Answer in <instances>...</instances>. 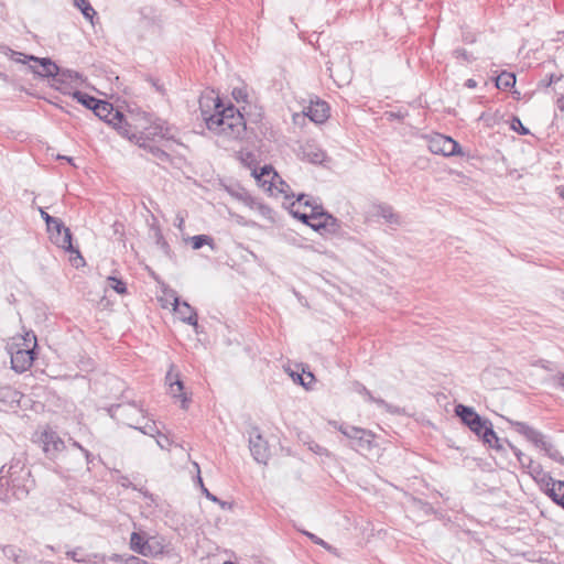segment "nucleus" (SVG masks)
I'll return each instance as SVG.
<instances>
[{
  "instance_id": "1",
  "label": "nucleus",
  "mask_w": 564,
  "mask_h": 564,
  "mask_svg": "<svg viewBox=\"0 0 564 564\" xmlns=\"http://www.w3.org/2000/svg\"><path fill=\"white\" fill-rule=\"evenodd\" d=\"M202 95L199 110L206 128L217 134L238 140L243 139L247 122L243 113L231 102H225L218 95Z\"/></svg>"
},
{
  "instance_id": "2",
  "label": "nucleus",
  "mask_w": 564,
  "mask_h": 564,
  "mask_svg": "<svg viewBox=\"0 0 564 564\" xmlns=\"http://www.w3.org/2000/svg\"><path fill=\"white\" fill-rule=\"evenodd\" d=\"M34 485L23 454L14 456L8 467L3 465L0 469V501L8 503L12 499H24Z\"/></svg>"
},
{
  "instance_id": "3",
  "label": "nucleus",
  "mask_w": 564,
  "mask_h": 564,
  "mask_svg": "<svg viewBox=\"0 0 564 564\" xmlns=\"http://www.w3.org/2000/svg\"><path fill=\"white\" fill-rule=\"evenodd\" d=\"M46 230L50 235V240L56 247L64 249L69 254H75L74 258H70L74 267L79 268L85 264V259L82 256L79 248L73 243V232L65 226L62 219L58 218L54 224H51L50 227H46Z\"/></svg>"
},
{
  "instance_id": "4",
  "label": "nucleus",
  "mask_w": 564,
  "mask_h": 564,
  "mask_svg": "<svg viewBox=\"0 0 564 564\" xmlns=\"http://www.w3.org/2000/svg\"><path fill=\"white\" fill-rule=\"evenodd\" d=\"M508 423L511 427L514 429L516 432L521 434L527 438V441L531 442L535 447L544 451L545 455L552 460L564 465V456L560 453V451L549 441L545 440V436L538 430L530 426L528 423L522 421H514L507 419Z\"/></svg>"
},
{
  "instance_id": "5",
  "label": "nucleus",
  "mask_w": 564,
  "mask_h": 564,
  "mask_svg": "<svg viewBox=\"0 0 564 564\" xmlns=\"http://www.w3.org/2000/svg\"><path fill=\"white\" fill-rule=\"evenodd\" d=\"M424 138L427 140V148L433 154L443 155L444 158L460 156L466 161L476 158L475 154L466 151L458 141L449 135L435 132Z\"/></svg>"
},
{
  "instance_id": "6",
  "label": "nucleus",
  "mask_w": 564,
  "mask_h": 564,
  "mask_svg": "<svg viewBox=\"0 0 564 564\" xmlns=\"http://www.w3.org/2000/svg\"><path fill=\"white\" fill-rule=\"evenodd\" d=\"M170 131L169 123L163 119L156 118L142 131H132V128H129L126 139L138 147L141 142L161 143L162 141H174L175 139Z\"/></svg>"
},
{
  "instance_id": "7",
  "label": "nucleus",
  "mask_w": 564,
  "mask_h": 564,
  "mask_svg": "<svg viewBox=\"0 0 564 564\" xmlns=\"http://www.w3.org/2000/svg\"><path fill=\"white\" fill-rule=\"evenodd\" d=\"M454 415L459 422L467 427L478 440L482 437L485 432L492 425V422L480 415L474 406L457 403L454 406Z\"/></svg>"
},
{
  "instance_id": "8",
  "label": "nucleus",
  "mask_w": 564,
  "mask_h": 564,
  "mask_svg": "<svg viewBox=\"0 0 564 564\" xmlns=\"http://www.w3.org/2000/svg\"><path fill=\"white\" fill-rule=\"evenodd\" d=\"M316 210L319 215H316V218L313 219L311 229L324 238L343 237L344 230L341 220L326 210L323 205H318Z\"/></svg>"
},
{
  "instance_id": "9",
  "label": "nucleus",
  "mask_w": 564,
  "mask_h": 564,
  "mask_svg": "<svg viewBox=\"0 0 564 564\" xmlns=\"http://www.w3.org/2000/svg\"><path fill=\"white\" fill-rule=\"evenodd\" d=\"M507 446L512 451L517 457L520 466L528 470V474L539 485L540 490L547 487V484L553 479L550 473L544 471L541 464L535 463L531 457L525 456L520 448L514 446L509 440H506Z\"/></svg>"
},
{
  "instance_id": "10",
  "label": "nucleus",
  "mask_w": 564,
  "mask_h": 564,
  "mask_svg": "<svg viewBox=\"0 0 564 564\" xmlns=\"http://www.w3.org/2000/svg\"><path fill=\"white\" fill-rule=\"evenodd\" d=\"M305 117L316 124H322L330 117V107L327 101L316 97L315 100L311 99L307 107H304L302 115H293V122L297 123L299 119L304 120Z\"/></svg>"
},
{
  "instance_id": "11",
  "label": "nucleus",
  "mask_w": 564,
  "mask_h": 564,
  "mask_svg": "<svg viewBox=\"0 0 564 564\" xmlns=\"http://www.w3.org/2000/svg\"><path fill=\"white\" fill-rule=\"evenodd\" d=\"M249 449L253 459L259 464H267L271 453L268 441L262 436L258 426H252L249 432Z\"/></svg>"
},
{
  "instance_id": "12",
  "label": "nucleus",
  "mask_w": 564,
  "mask_h": 564,
  "mask_svg": "<svg viewBox=\"0 0 564 564\" xmlns=\"http://www.w3.org/2000/svg\"><path fill=\"white\" fill-rule=\"evenodd\" d=\"M26 58L37 64V66L29 64V69L32 74L41 78H46L50 82H55V77L58 75V65L51 57L33 55Z\"/></svg>"
},
{
  "instance_id": "13",
  "label": "nucleus",
  "mask_w": 564,
  "mask_h": 564,
  "mask_svg": "<svg viewBox=\"0 0 564 564\" xmlns=\"http://www.w3.org/2000/svg\"><path fill=\"white\" fill-rule=\"evenodd\" d=\"M352 389H354L355 392H357L358 394L362 395L365 398V401H367L369 403L377 404L379 408L384 409V411L390 413V414H397V415L405 414V409L404 408H400L398 405H393L391 403H388L382 398L375 397L371 393V391L369 389H367V387L365 384H362L360 381H357V380L354 381L352 382Z\"/></svg>"
},
{
  "instance_id": "14",
  "label": "nucleus",
  "mask_w": 564,
  "mask_h": 564,
  "mask_svg": "<svg viewBox=\"0 0 564 564\" xmlns=\"http://www.w3.org/2000/svg\"><path fill=\"white\" fill-rule=\"evenodd\" d=\"M36 351L34 348H18L11 352V369L17 373L26 371L34 362Z\"/></svg>"
},
{
  "instance_id": "15",
  "label": "nucleus",
  "mask_w": 564,
  "mask_h": 564,
  "mask_svg": "<svg viewBox=\"0 0 564 564\" xmlns=\"http://www.w3.org/2000/svg\"><path fill=\"white\" fill-rule=\"evenodd\" d=\"M42 449L48 459H54L56 454L65 448L64 441L54 432L45 431L41 435Z\"/></svg>"
},
{
  "instance_id": "16",
  "label": "nucleus",
  "mask_w": 564,
  "mask_h": 564,
  "mask_svg": "<svg viewBox=\"0 0 564 564\" xmlns=\"http://www.w3.org/2000/svg\"><path fill=\"white\" fill-rule=\"evenodd\" d=\"M296 370L286 368L289 376L293 382L303 387L306 390L312 389V384L316 381L314 373L310 370V367L304 364H296Z\"/></svg>"
},
{
  "instance_id": "17",
  "label": "nucleus",
  "mask_w": 564,
  "mask_h": 564,
  "mask_svg": "<svg viewBox=\"0 0 564 564\" xmlns=\"http://www.w3.org/2000/svg\"><path fill=\"white\" fill-rule=\"evenodd\" d=\"M174 370H175V365L171 364L170 369L165 375V383L169 386V393L173 399L180 400L182 410H188L189 404L192 402V393H175L174 392V384H172V383H173V381H175V379H181L180 372L174 371Z\"/></svg>"
},
{
  "instance_id": "18",
  "label": "nucleus",
  "mask_w": 564,
  "mask_h": 564,
  "mask_svg": "<svg viewBox=\"0 0 564 564\" xmlns=\"http://www.w3.org/2000/svg\"><path fill=\"white\" fill-rule=\"evenodd\" d=\"M251 175L256 178V181L261 184L262 186H265L269 184L268 189L271 191V188L274 186V180L280 178V175L274 170V167L271 164H264L263 166L258 169V165L253 169L251 172Z\"/></svg>"
},
{
  "instance_id": "19",
  "label": "nucleus",
  "mask_w": 564,
  "mask_h": 564,
  "mask_svg": "<svg viewBox=\"0 0 564 564\" xmlns=\"http://www.w3.org/2000/svg\"><path fill=\"white\" fill-rule=\"evenodd\" d=\"M101 120L111 126L118 132V134L123 138L128 137V129L132 128V126L128 122L124 113L116 108H113V111L110 116H107Z\"/></svg>"
},
{
  "instance_id": "20",
  "label": "nucleus",
  "mask_w": 564,
  "mask_h": 564,
  "mask_svg": "<svg viewBox=\"0 0 564 564\" xmlns=\"http://www.w3.org/2000/svg\"><path fill=\"white\" fill-rule=\"evenodd\" d=\"M150 232L152 234V238L154 239L155 245L162 250V252L170 260H174L176 256L165 239L156 218H153V223L150 225Z\"/></svg>"
},
{
  "instance_id": "21",
  "label": "nucleus",
  "mask_w": 564,
  "mask_h": 564,
  "mask_svg": "<svg viewBox=\"0 0 564 564\" xmlns=\"http://www.w3.org/2000/svg\"><path fill=\"white\" fill-rule=\"evenodd\" d=\"M225 191L237 200L243 203L249 208H253L256 204V197H253L247 188H245L240 183L235 182L229 185H225Z\"/></svg>"
},
{
  "instance_id": "22",
  "label": "nucleus",
  "mask_w": 564,
  "mask_h": 564,
  "mask_svg": "<svg viewBox=\"0 0 564 564\" xmlns=\"http://www.w3.org/2000/svg\"><path fill=\"white\" fill-rule=\"evenodd\" d=\"M541 491L564 510V480L553 478Z\"/></svg>"
},
{
  "instance_id": "23",
  "label": "nucleus",
  "mask_w": 564,
  "mask_h": 564,
  "mask_svg": "<svg viewBox=\"0 0 564 564\" xmlns=\"http://www.w3.org/2000/svg\"><path fill=\"white\" fill-rule=\"evenodd\" d=\"M506 440L507 438H500L497 435V433L495 432L494 425H491L485 432L482 437H480L478 441L481 442V444L485 447H487V448L494 449V451H496L497 453H500V454H506V452H507L506 447H505V444L507 445Z\"/></svg>"
},
{
  "instance_id": "24",
  "label": "nucleus",
  "mask_w": 564,
  "mask_h": 564,
  "mask_svg": "<svg viewBox=\"0 0 564 564\" xmlns=\"http://www.w3.org/2000/svg\"><path fill=\"white\" fill-rule=\"evenodd\" d=\"M375 438L376 435L371 431L365 429V434H359L350 447L357 453L365 455L370 453L372 448L377 446Z\"/></svg>"
},
{
  "instance_id": "25",
  "label": "nucleus",
  "mask_w": 564,
  "mask_h": 564,
  "mask_svg": "<svg viewBox=\"0 0 564 564\" xmlns=\"http://www.w3.org/2000/svg\"><path fill=\"white\" fill-rule=\"evenodd\" d=\"M58 91H61L63 95L70 96L83 107H85L86 109L91 110V111H94L96 106H98L100 102L99 98H96L95 96L89 95L88 93H85V91H82L78 89L70 91V90H65V89L58 88Z\"/></svg>"
},
{
  "instance_id": "26",
  "label": "nucleus",
  "mask_w": 564,
  "mask_h": 564,
  "mask_svg": "<svg viewBox=\"0 0 564 564\" xmlns=\"http://www.w3.org/2000/svg\"><path fill=\"white\" fill-rule=\"evenodd\" d=\"M130 549L142 556L151 554L150 540L147 539L144 532H132L130 535Z\"/></svg>"
},
{
  "instance_id": "27",
  "label": "nucleus",
  "mask_w": 564,
  "mask_h": 564,
  "mask_svg": "<svg viewBox=\"0 0 564 564\" xmlns=\"http://www.w3.org/2000/svg\"><path fill=\"white\" fill-rule=\"evenodd\" d=\"M130 408L138 409V411H140V412L143 411V409L141 406H138L135 401L128 402L127 404H122V403L111 404L106 409V411L112 420H116L117 422L124 423L122 419L127 415V412Z\"/></svg>"
},
{
  "instance_id": "28",
  "label": "nucleus",
  "mask_w": 564,
  "mask_h": 564,
  "mask_svg": "<svg viewBox=\"0 0 564 564\" xmlns=\"http://www.w3.org/2000/svg\"><path fill=\"white\" fill-rule=\"evenodd\" d=\"M140 149H143L148 153H150L155 160L163 163H171L172 156L161 147L159 143L153 142H141L139 144Z\"/></svg>"
},
{
  "instance_id": "29",
  "label": "nucleus",
  "mask_w": 564,
  "mask_h": 564,
  "mask_svg": "<svg viewBox=\"0 0 564 564\" xmlns=\"http://www.w3.org/2000/svg\"><path fill=\"white\" fill-rule=\"evenodd\" d=\"M377 216L383 218L388 224L393 226L401 225V217L394 212L393 207L389 204L381 203L376 206Z\"/></svg>"
},
{
  "instance_id": "30",
  "label": "nucleus",
  "mask_w": 564,
  "mask_h": 564,
  "mask_svg": "<svg viewBox=\"0 0 564 564\" xmlns=\"http://www.w3.org/2000/svg\"><path fill=\"white\" fill-rule=\"evenodd\" d=\"M171 296L173 297V311L178 315L180 319L191 315L192 311H196L188 302L183 301L176 291L171 290Z\"/></svg>"
},
{
  "instance_id": "31",
  "label": "nucleus",
  "mask_w": 564,
  "mask_h": 564,
  "mask_svg": "<svg viewBox=\"0 0 564 564\" xmlns=\"http://www.w3.org/2000/svg\"><path fill=\"white\" fill-rule=\"evenodd\" d=\"M495 86L499 90H508L514 87L517 83V76L512 72L502 70L496 77H492Z\"/></svg>"
},
{
  "instance_id": "32",
  "label": "nucleus",
  "mask_w": 564,
  "mask_h": 564,
  "mask_svg": "<svg viewBox=\"0 0 564 564\" xmlns=\"http://www.w3.org/2000/svg\"><path fill=\"white\" fill-rule=\"evenodd\" d=\"M185 241L189 242L194 250H199L204 246H208L213 251L217 250L215 240L209 235H205V234L195 235V236L186 238Z\"/></svg>"
},
{
  "instance_id": "33",
  "label": "nucleus",
  "mask_w": 564,
  "mask_h": 564,
  "mask_svg": "<svg viewBox=\"0 0 564 564\" xmlns=\"http://www.w3.org/2000/svg\"><path fill=\"white\" fill-rule=\"evenodd\" d=\"M295 203H292L289 207V213L292 215L293 218L300 220L302 224L308 226L311 228V225L313 223V219L316 218V215H319L317 213L318 205L312 206L311 213H302L299 209H294Z\"/></svg>"
},
{
  "instance_id": "34",
  "label": "nucleus",
  "mask_w": 564,
  "mask_h": 564,
  "mask_svg": "<svg viewBox=\"0 0 564 564\" xmlns=\"http://www.w3.org/2000/svg\"><path fill=\"white\" fill-rule=\"evenodd\" d=\"M302 153V159L313 164H322L326 159V153L314 145H307L303 148Z\"/></svg>"
},
{
  "instance_id": "35",
  "label": "nucleus",
  "mask_w": 564,
  "mask_h": 564,
  "mask_svg": "<svg viewBox=\"0 0 564 564\" xmlns=\"http://www.w3.org/2000/svg\"><path fill=\"white\" fill-rule=\"evenodd\" d=\"M2 553L8 560L17 564H23L28 560L25 552L15 545L8 544L2 546Z\"/></svg>"
},
{
  "instance_id": "36",
  "label": "nucleus",
  "mask_w": 564,
  "mask_h": 564,
  "mask_svg": "<svg viewBox=\"0 0 564 564\" xmlns=\"http://www.w3.org/2000/svg\"><path fill=\"white\" fill-rule=\"evenodd\" d=\"M77 79H83V74L58 65V75H56L54 83H57L58 85H67L69 82Z\"/></svg>"
},
{
  "instance_id": "37",
  "label": "nucleus",
  "mask_w": 564,
  "mask_h": 564,
  "mask_svg": "<svg viewBox=\"0 0 564 564\" xmlns=\"http://www.w3.org/2000/svg\"><path fill=\"white\" fill-rule=\"evenodd\" d=\"M197 481L200 486V489H202V492L203 495L210 501L215 502V503H218L220 506L221 509L224 510H227V509H231L232 508V502H229V501H225V500H221L220 498H218L216 495L212 494L204 485L203 482V479L200 477V475L198 474L197 475Z\"/></svg>"
},
{
  "instance_id": "38",
  "label": "nucleus",
  "mask_w": 564,
  "mask_h": 564,
  "mask_svg": "<svg viewBox=\"0 0 564 564\" xmlns=\"http://www.w3.org/2000/svg\"><path fill=\"white\" fill-rule=\"evenodd\" d=\"M74 6L80 11L86 20L94 24V18L97 15V12L88 0H74Z\"/></svg>"
},
{
  "instance_id": "39",
  "label": "nucleus",
  "mask_w": 564,
  "mask_h": 564,
  "mask_svg": "<svg viewBox=\"0 0 564 564\" xmlns=\"http://www.w3.org/2000/svg\"><path fill=\"white\" fill-rule=\"evenodd\" d=\"M76 366L80 371L90 373L96 369V361L86 354H79L76 360Z\"/></svg>"
},
{
  "instance_id": "40",
  "label": "nucleus",
  "mask_w": 564,
  "mask_h": 564,
  "mask_svg": "<svg viewBox=\"0 0 564 564\" xmlns=\"http://www.w3.org/2000/svg\"><path fill=\"white\" fill-rule=\"evenodd\" d=\"M338 430L340 431L341 434H344L349 440L350 445L352 444V442L356 440V437L359 434H365V429L345 424V423L340 424Z\"/></svg>"
},
{
  "instance_id": "41",
  "label": "nucleus",
  "mask_w": 564,
  "mask_h": 564,
  "mask_svg": "<svg viewBox=\"0 0 564 564\" xmlns=\"http://www.w3.org/2000/svg\"><path fill=\"white\" fill-rule=\"evenodd\" d=\"M238 160L248 169L253 171V169L258 165V160L256 154L252 151H239Z\"/></svg>"
},
{
  "instance_id": "42",
  "label": "nucleus",
  "mask_w": 564,
  "mask_h": 564,
  "mask_svg": "<svg viewBox=\"0 0 564 564\" xmlns=\"http://www.w3.org/2000/svg\"><path fill=\"white\" fill-rule=\"evenodd\" d=\"M109 286L119 295H126L128 293L127 283L116 275L108 276Z\"/></svg>"
},
{
  "instance_id": "43",
  "label": "nucleus",
  "mask_w": 564,
  "mask_h": 564,
  "mask_svg": "<svg viewBox=\"0 0 564 564\" xmlns=\"http://www.w3.org/2000/svg\"><path fill=\"white\" fill-rule=\"evenodd\" d=\"M113 105L107 100L100 99V102L94 109V115L97 116L100 120L105 119L107 116H110L113 111Z\"/></svg>"
},
{
  "instance_id": "44",
  "label": "nucleus",
  "mask_w": 564,
  "mask_h": 564,
  "mask_svg": "<svg viewBox=\"0 0 564 564\" xmlns=\"http://www.w3.org/2000/svg\"><path fill=\"white\" fill-rule=\"evenodd\" d=\"M509 128L510 130L517 132L519 135H529L531 133L529 128H527L522 123L521 119L516 115L511 116V119L509 121Z\"/></svg>"
},
{
  "instance_id": "45",
  "label": "nucleus",
  "mask_w": 564,
  "mask_h": 564,
  "mask_svg": "<svg viewBox=\"0 0 564 564\" xmlns=\"http://www.w3.org/2000/svg\"><path fill=\"white\" fill-rule=\"evenodd\" d=\"M252 209H256L258 210V213L267 218L268 220H270L271 223H275V219H274V210L268 206L267 204L262 203V202H259L257 198H256V204L253 205V208Z\"/></svg>"
},
{
  "instance_id": "46",
  "label": "nucleus",
  "mask_w": 564,
  "mask_h": 564,
  "mask_svg": "<svg viewBox=\"0 0 564 564\" xmlns=\"http://www.w3.org/2000/svg\"><path fill=\"white\" fill-rule=\"evenodd\" d=\"M452 55L454 58L463 59L466 63H473L474 61H476V57L464 47L455 48Z\"/></svg>"
},
{
  "instance_id": "47",
  "label": "nucleus",
  "mask_w": 564,
  "mask_h": 564,
  "mask_svg": "<svg viewBox=\"0 0 564 564\" xmlns=\"http://www.w3.org/2000/svg\"><path fill=\"white\" fill-rule=\"evenodd\" d=\"M9 57L14 61L15 63L21 64H29L31 61H29L26 57H31V54H25L22 52L14 51L10 47H7Z\"/></svg>"
},
{
  "instance_id": "48",
  "label": "nucleus",
  "mask_w": 564,
  "mask_h": 564,
  "mask_svg": "<svg viewBox=\"0 0 564 564\" xmlns=\"http://www.w3.org/2000/svg\"><path fill=\"white\" fill-rule=\"evenodd\" d=\"M183 323L193 326L194 332L196 334L203 333L202 326L198 324V314L197 311H192L191 315L183 318Z\"/></svg>"
},
{
  "instance_id": "49",
  "label": "nucleus",
  "mask_w": 564,
  "mask_h": 564,
  "mask_svg": "<svg viewBox=\"0 0 564 564\" xmlns=\"http://www.w3.org/2000/svg\"><path fill=\"white\" fill-rule=\"evenodd\" d=\"M317 198H313L308 196L305 193H300L296 197V202L300 204H303L305 207H310L312 209V206L314 205H323L322 203L317 202Z\"/></svg>"
},
{
  "instance_id": "50",
  "label": "nucleus",
  "mask_w": 564,
  "mask_h": 564,
  "mask_svg": "<svg viewBox=\"0 0 564 564\" xmlns=\"http://www.w3.org/2000/svg\"><path fill=\"white\" fill-rule=\"evenodd\" d=\"M231 96L237 102H247V100H248L247 88L245 86L243 87H235L231 91Z\"/></svg>"
},
{
  "instance_id": "51",
  "label": "nucleus",
  "mask_w": 564,
  "mask_h": 564,
  "mask_svg": "<svg viewBox=\"0 0 564 564\" xmlns=\"http://www.w3.org/2000/svg\"><path fill=\"white\" fill-rule=\"evenodd\" d=\"M128 426L130 427H133L132 424L130 423H126ZM134 429L139 430L141 433L145 434V435H150V436H154L155 434L158 435H161V432L158 430L155 423H151V424H147L145 426L143 427H137L134 426Z\"/></svg>"
},
{
  "instance_id": "52",
  "label": "nucleus",
  "mask_w": 564,
  "mask_h": 564,
  "mask_svg": "<svg viewBox=\"0 0 564 564\" xmlns=\"http://www.w3.org/2000/svg\"><path fill=\"white\" fill-rule=\"evenodd\" d=\"M145 80L151 84V86L161 95H165V87L164 84L160 82L159 78L152 76V75H145Z\"/></svg>"
},
{
  "instance_id": "53",
  "label": "nucleus",
  "mask_w": 564,
  "mask_h": 564,
  "mask_svg": "<svg viewBox=\"0 0 564 564\" xmlns=\"http://www.w3.org/2000/svg\"><path fill=\"white\" fill-rule=\"evenodd\" d=\"M408 115H409L408 111H401V110L384 112V116L388 121H399V122H403V120L405 119V117Z\"/></svg>"
},
{
  "instance_id": "54",
  "label": "nucleus",
  "mask_w": 564,
  "mask_h": 564,
  "mask_svg": "<svg viewBox=\"0 0 564 564\" xmlns=\"http://www.w3.org/2000/svg\"><path fill=\"white\" fill-rule=\"evenodd\" d=\"M82 453L84 454L85 456V459H86V464H87V469L90 470V466H95V462H99L101 463L102 459L100 456H95L94 454H91L87 448H82Z\"/></svg>"
},
{
  "instance_id": "55",
  "label": "nucleus",
  "mask_w": 564,
  "mask_h": 564,
  "mask_svg": "<svg viewBox=\"0 0 564 564\" xmlns=\"http://www.w3.org/2000/svg\"><path fill=\"white\" fill-rule=\"evenodd\" d=\"M150 551L151 554H148V556L158 557L159 555H162L164 553V547L158 541H150Z\"/></svg>"
},
{
  "instance_id": "56",
  "label": "nucleus",
  "mask_w": 564,
  "mask_h": 564,
  "mask_svg": "<svg viewBox=\"0 0 564 564\" xmlns=\"http://www.w3.org/2000/svg\"><path fill=\"white\" fill-rule=\"evenodd\" d=\"M316 545L322 546L324 550H326L327 552H329L333 555L339 556L338 549L333 546L332 544H329L328 542H326L325 540H323L321 538H318Z\"/></svg>"
},
{
  "instance_id": "57",
  "label": "nucleus",
  "mask_w": 564,
  "mask_h": 564,
  "mask_svg": "<svg viewBox=\"0 0 564 564\" xmlns=\"http://www.w3.org/2000/svg\"><path fill=\"white\" fill-rule=\"evenodd\" d=\"M40 216L44 220L46 227H50L51 224H54L58 218L51 216L44 208L39 207Z\"/></svg>"
},
{
  "instance_id": "58",
  "label": "nucleus",
  "mask_w": 564,
  "mask_h": 564,
  "mask_svg": "<svg viewBox=\"0 0 564 564\" xmlns=\"http://www.w3.org/2000/svg\"><path fill=\"white\" fill-rule=\"evenodd\" d=\"M415 502L420 506L421 510H423L426 514L435 513V509L430 502L424 501L422 499H415Z\"/></svg>"
},
{
  "instance_id": "59",
  "label": "nucleus",
  "mask_w": 564,
  "mask_h": 564,
  "mask_svg": "<svg viewBox=\"0 0 564 564\" xmlns=\"http://www.w3.org/2000/svg\"><path fill=\"white\" fill-rule=\"evenodd\" d=\"M79 550L80 549H75V550L68 551V552H66V555H67V557L72 558L74 562L86 563L87 560L79 556V552H78Z\"/></svg>"
},
{
  "instance_id": "60",
  "label": "nucleus",
  "mask_w": 564,
  "mask_h": 564,
  "mask_svg": "<svg viewBox=\"0 0 564 564\" xmlns=\"http://www.w3.org/2000/svg\"><path fill=\"white\" fill-rule=\"evenodd\" d=\"M279 184H280V187L278 188L280 193H282L284 195V198H290V195H289V189H290V185L283 181L281 177L279 178Z\"/></svg>"
},
{
  "instance_id": "61",
  "label": "nucleus",
  "mask_w": 564,
  "mask_h": 564,
  "mask_svg": "<svg viewBox=\"0 0 564 564\" xmlns=\"http://www.w3.org/2000/svg\"><path fill=\"white\" fill-rule=\"evenodd\" d=\"M310 449H311L312 452H314L315 454L321 455V456H322V455H328V451H327V448H325V447H323V446L318 445L317 443H314L313 445H311V446H310Z\"/></svg>"
},
{
  "instance_id": "62",
  "label": "nucleus",
  "mask_w": 564,
  "mask_h": 564,
  "mask_svg": "<svg viewBox=\"0 0 564 564\" xmlns=\"http://www.w3.org/2000/svg\"><path fill=\"white\" fill-rule=\"evenodd\" d=\"M554 386L564 390V372H558L553 377Z\"/></svg>"
},
{
  "instance_id": "63",
  "label": "nucleus",
  "mask_w": 564,
  "mask_h": 564,
  "mask_svg": "<svg viewBox=\"0 0 564 564\" xmlns=\"http://www.w3.org/2000/svg\"><path fill=\"white\" fill-rule=\"evenodd\" d=\"M118 482H119L123 488H131V489H133V490H137V486H135V485H133L127 476H121V477L119 478Z\"/></svg>"
},
{
  "instance_id": "64",
  "label": "nucleus",
  "mask_w": 564,
  "mask_h": 564,
  "mask_svg": "<svg viewBox=\"0 0 564 564\" xmlns=\"http://www.w3.org/2000/svg\"><path fill=\"white\" fill-rule=\"evenodd\" d=\"M172 384H174V392L175 393H186L184 391L185 386H184V382H183L182 379H175V381H173Z\"/></svg>"
}]
</instances>
